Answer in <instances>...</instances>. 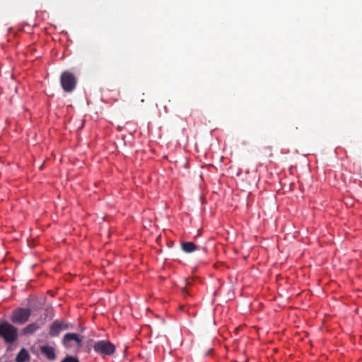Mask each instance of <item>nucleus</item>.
<instances>
[{
    "mask_svg": "<svg viewBox=\"0 0 362 362\" xmlns=\"http://www.w3.org/2000/svg\"><path fill=\"white\" fill-rule=\"evenodd\" d=\"M93 350L103 357L112 356L116 351V346L108 340H98L93 345Z\"/></svg>",
    "mask_w": 362,
    "mask_h": 362,
    "instance_id": "obj_2",
    "label": "nucleus"
},
{
    "mask_svg": "<svg viewBox=\"0 0 362 362\" xmlns=\"http://www.w3.org/2000/svg\"><path fill=\"white\" fill-rule=\"evenodd\" d=\"M40 351L49 360L54 361L57 358L54 349L52 346H42Z\"/></svg>",
    "mask_w": 362,
    "mask_h": 362,
    "instance_id": "obj_7",
    "label": "nucleus"
},
{
    "mask_svg": "<svg viewBox=\"0 0 362 362\" xmlns=\"http://www.w3.org/2000/svg\"><path fill=\"white\" fill-rule=\"evenodd\" d=\"M181 247L186 253H191L197 249V245L192 242H182L181 243Z\"/></svg>",
    "mask_w": 362,
    "mask_h": 362,
    "instance_id": "obj_8",
    "label": "nucleus"
},
{
    "mask_svg": "<svg viewBox=\"0 0 362 362\" xmlns=\"http://www.w3.org/2000/svg\"><path fill=\"white\" fill-rule=\"evenodd\" d=\"M61 362H80L79 360L71 356H66Z\"/></svg>",
    "mask_w": 362,
    "mask_h": 362,
    "instance_id": "obj_11",
    "label": "nucleus"
},
{
    "mask_svg": "<svg viewBox=\"0 0 362 362\" xmlns=\"http://www.w3.org/2000/svg\"><path fill=\"white\" fill-rule=\"evenodd\" d=\"M30 315V309L18 308L12 312L11 320L13 323L23 325L28 321Z\"/></svg>",
    "mask_w": 362,
    "mask_h": 362,
    "instance_id": "obj_4",
    "label": "nucleus"
},
{
    "mask_svg": "<svg viewBox=\"0 0 362 362\" xmlns=\"http://www.w3.org/2000/svg\"><path fill=\"white\" fill-rule=\"evenodd\" d=\"M60 83L63 90L66 93L72 92L77 83L75 75L68 71H63L60 76Z\"/></svg>",
    "mask_w": 362,
    "mask_h": 362,
    "instance_id": "obj_3",
    "label": "nucleus"
},
{
    "mask_svg": "<svg viewBox=\"0 0 362 362\" xmlns=\"http://www.w3.org/2000/svg\"><path fill=\"white\" fill-rule=\"evenodd\" d=\"M191 284V282L189 281V279H188V280H187V284H188V285H189V284Z\"/></svg>",
    "mask_w": 362,
    "mask_h": 362,
    "instance_id": "obj_13",
    "label": "nucleus"
},
{
    "mask_svg": "<svg viewBox=\"0 0 362 362\" xmlns=\"http://www.w3.org/2000/svg\"><path fill=\"white\" fill-rule=\"evenodd\" d=\"M30 358V355L25 348H22L16 358V362H25Z\"/></svg>",
    "mask_w": 362,
    "mask_h": 362,
    "instance_id": "obj_9",
    "label": "nucleus"
},
{
    "mask_svg": "<svg viewBox=\"0 0 362 362\" xmlns=\"http://www.w3.org/2000/svg\"><path fill=\"white\" fill-rule=\"evenodd\" d=\"M0 337L8 344L13 343L18 338V329L7 322L0 323Z\"/></svg>",
    "mask_w": 362,
    "mask_h": 362,
    "instance_id": "obj_1",
    "label": "nucleus"
},
{
    "mask_svg": "<svg viewBox=\"0 0 362 362\" xmlns=\"http://www.w3.org/2000/svg\"><path fill=\"white\" fill-rule=\"evenodd\" d=\"M68 327V325L63 321L57 320L50 325L49 334L51 337H57L62 330L67 329Z\"/></svg>",
    "mask_w": 362,
    "mask_h": 362,
    "instance_id": "obj_6",
    "label": "nucleus"
},
{
    "mask_svg": "<svg viewBox=\"0 0 362 362\" xmlns=\"http://www.w3.org/2000/svg\"><path fill=\"white\" fill-rule=\"evenodd\" d=\"M40 329V326L36 322L31 323L24 327L23 332L24 334H32L35 332H36L37 329Z\"/></svg>",
    "mask_w": 362,
    "mask_h": 362,
    "instance_id": "obj_10",
    "label": "nucleus"
},
{
    "mask_svg": "<svg viewBox=\"0 0 362 362\" xmlns=\"http://www.w3.org/2000/svg\"><path fill=\"white\" fill-rule=\"evenodd\" d=\"M62 343L66 348L81 347L82 346V339L77 334L66 333L62 339Z\"/></svg>",
    "mask_w": 362,
    "mask_h": 362,
    "instance_id": "obj_5",
    "label": "nucleus"
},
{
    "mask_svg": "<svg viewBox=\"0 0 362 362\" xmlns=\"http://www.w3.org/2000/svg\"><path fill=\"white\" fill-rule=\"evenodd\" d=\"M182 293H188V292H187V289H186V288H182Z\"/></svg>",
    "mask_w": 362,
    "mask_h": 362,
    "instance_id": "obj_12",
    "label": "nucleus"
}]
</instances>
